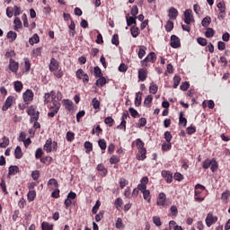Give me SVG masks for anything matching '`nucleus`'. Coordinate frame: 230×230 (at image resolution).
Returning a JSON list of instances; mask_svg holds the SVG:
<instances>
[{"mask_svg": "<svg viewBox=\"0 0 230 230\" xmlns=\"http://www.w3.org/2000/svg\"><path fill=\"white\" fill-rule=\"evenodd\" d=\"M156 60L157 55H155V52H150L140 63L144 67H148V62L155 64Z\"/></svg>", "mask_w": 230, "mask_h": 230, "instance_id": "1", "label": "nucleus"}, {"mask_svg": "<svg viewBox=\"0 0 230 230\" xmlns=\"http://www.w3.org/2000/svg\"><path fill=\"white\" fill-rule=\"evenodd\" d=\"M217 222H218V217L215 216L213 212H208L205 219L207 227H211V226L217 224Z\"/></svg>", "mask_w": 230, "mask_h": 230, "instance_id": "2", "label": "nucleus"}, {"mask_svg": "<svg viewBox=\"0 0 230 230\" xmlns=\"http://www.w3.org/2000/svg\"><path fill=\"white\" fill-rule=\"evenodd\" d=\"M60 111V102L53 101V106L50 107V111L48 113L49 118H55L56 114H58Z\"/></svg>", "mask_w": 230, "mask_h": 230, "instance_id": "3", "label": "nucleus"}, {"mask_svg": "<svg viewBox=\"0 0 230 230\" xmlns=\"http://www.w3.org/2000/svg\"><path fill=\"white\" fill-rule=\"evenodd\" d=\"M27 114L31 116V123H33V121H39V116L40 113L36 111L33 106L27 109Z\"/></svg>", "mask_w": 230, "mask_h": 230, "instance_id": "4", "label": "nucleus"}, {"mask_svg": "<svg viewBox=\"0 0 230 230\" xmlns=\"http://www.w3.org/2000/svg\"><path fill=\"white\" fill-rule=\"evenodd\" d=\"M62 104L65 106L66 111L68 112L73 113L75 111V104L73 103V101L69 99H64L62 101Z\"/></svg>", "mask_w": 230, "mask_h": 230, "instance_id": "5", "label": "nucleus"}, {"mask_svg": "<svg viewBox=\"0 0 230 230\" xmlns=\"http://www.w3.org/2000/svg\"><path fill=\"white\" fill-rule=\"evenodd\" d=\"M162 177L165 180L167 184H172V182H173V173L170 171H162Z\"/></svg>", "mask_w": 230, "mask_h": 230, "instance_id": "6", "label": "nucleus"}, {"mask_svg": "<svg viewBox=\"0 0 230 230\" xmlns=\"http://www.w3.org/2000/svg\"><path fill=\"white\" fill-rule=\"evenodd\" d=\"M170 46L174 49H177V48H181V39H179V37H177L176 35H172Z\"/></svg>", "mask_w": 230, "mask_h": 230, "instance_id": "7", "label": "nucleus"}, {"mask_svg": "<svg viewBox=\"0 0 230 230\" xmlns=\"http://www.w3.org/2000/svg\"><path fill=\"white\" fill-rule=\"evenodd\" d=\"M22 99L25 103H30V102L33 101V92L28 89L25 93H23Z\"/></svg>", "mask_w": 230, "mask_h": 230, "instance_id": "8", "label": "nucleus"}, {"mask_svg": "<svg viewBox=\"0 0 230 230\" xmlns=\"http://www.w3.org/2000/svg\"><path fill=\"white\" fill-rule=\"evenodd\" d=\"M191 13H193V11H191V9H187L184 12V22H185V24H191V22L193 21V15H191Z\"/></svg>", "mask_w": 230, "mask_h": 230, "instance_id": "9", "label": "nucleus"}, {"mask_svg": "<svg viewBox=\"0 0 230 230\" xmlns=\"http://www.w3.org/2000/svg\"><path fill=\"white\" fill-rule=\"evenodd\" d=\"M146 184H148V177L144 176L141 181L140 183L137 185V189L139 191H146Z\"/></svg>", "mask_w": 230, "mask_h": 230, "instance_id": "10", "label": "nucleus"}, {"mask_svg": "<svg viewBox=\"0 0 230 230\" xmlns=\"http://www.w3.org/2000/svg\"><path fill=\"white\" fill-rule=\"evenodd\" d=\"M146 78H148V69L140 68L138 70V80H140V82H145Z\"/></svg>", "mask_w": 230, "mask_h": 230, "instance_id": "11", "label": "nucleus"}, {"mask_svg": "<svg viewBox=\"0 0 230 230\" xmlns=\"http://www.w3.org/2000/svg\"><path fill=\"white\" fill-rule=\"evenodd\" d=\"M9 69L12 73H17V71H19V62L11 58L9 61Z\"/></svg>", "mask_w": 230, "mask_h": 230, "instance_id": "12", "label": "nucleus"}, {"mask_svg": "<svg viewBox=\"0 0 230 230\" xmlns=\"http://www.w3.org/2000/svg\"><path fill=\"white\" fill-rule=\"evenodd\" d=\"M58 67H59L58 61L55 59V58H52L50 59V63L49 66V71L51 73H53L54 71H58Z\"/></svg>", "mask_w": 230, "mask_h": 230, "instance_id": "13", "label": "nucleus"}, {"mask_svg": "<svg viewBox=\"0 0 230 230\" xmlns=\"http://www.w3.org/2000/svg\"><path fill=\"white\" fill-rule=\"evenodd\" d=\"M12 105H13V96H8L4 105L2 107V111H7Z\"/></svg>", "mask_w": 230, "mask_h": 230, "instance_id": "14", "label": "nucleus"}, {"mask_svg": "<svg viewBox=\"0 0 230 230\" xmlns=\"http://www.w3.org/2000/svg\"><path fill=\"white\" fill-rule=\"evenodd\" d=\"M156 204L157 206H164L166 204V194L164 192L159 193Z\"/></svg>", "mask_w": 230, "mask_h": 230, "instance_id": "15", "label": "nucleus"}, {"mask_svg": "<svg viewBox=\"0 0 230 230\" xmlns=\"http://www.w3.org/2000/svg\"><path fill=\"white\" fill-rule=\"evenodd\" d=\"M48 186H49L50 190H57L58 189V181L55 178H51L48 181Z\"/></svg>", "mask_w": 230, "mask_h": 230, "instance_id": "16", "label": "nucleus"}, {"mask_svg": "<svg viewBox=\"0 0 230 230\" xmlns=\"http://www.w3.org/2000/svg\"><path fill=\"white\" fill-rule=\"evenodd\" d=\"M179 16V11L175 7H171L169 10V19L175 21Z\"/></svg>", "mask_w": 230, "mask_h": 230, "instance_id": "17", "label": "nucleus"}, {"mask_svg": "<svg viewBox=\"0 0 230 230\" xmlns=\"http://www.w3.org/2000/svg\"><path fill=\"white\" fill-rule=\"evenodd\" d=\"M137 16H130V17H128V14H127V16H126V22H127V25L128 26H133V24H134V26H136V24H137Z\"/></svg>", "mask_w": 230, "mask_h": 230, "instance_id": "18", "label": "nucleus"}, {"mask_svg": "<svg viewBox=\"0 0 230 230\" xmlns=\"http://www.w3.org/2000/svg\"><path fill=\"white\" fill-rule=\"evenodd\" d=\"M137 159L138 161H145V159H146V149H139L137 155Z\"/></svg>", "mask_w": 230, "mask_h": 230, "instance_id": "19", "label": "nucleus"}, {"mask_svg": "<svg viewBox=\"0 0 230 230\" xmlns=\"http://www.w3.org/2000/svg\"><path fill=\"white\" fill-rule=\"evenodd\" d=\"M52 144H53V140H51V138H49L45 145H44V150H46L47 154L51 153L52 151Z\"/></svg>", "mask_w": 230, "mask_h": 230, "instance_id": "20", "label": "nucleus"}, {"mask_svg": "<svg viewBox=\"0 0 230 230\" xmlns=\"http://www.w3.org/2000/svg\"><path fill=\"white\" fill-rule=\"evenodd\" d=\"M142 98H143L142 92H138L136 93L135 107H139L141 105Z\"/></svg>", "mask_w": 230, "mask_h": 230, "instance_id": "21", "label": "nucleus"}, {"mask_svg": "<svg viewBox=\"0 0 230 230\" xmlns=\"http://www.w3.org/2000/svg\"><path fill=\"white\" fill-rule=\"evenodd\" d=\"M179 125H182V127H186V125H188V119L184 118V112L182 111L180 112Z\"/></svg>", "mask_w": 230, "mask_h": 230, "instance_id": "22", "label": "nucleus"}, {"mask_svg": "<svg viewBox=\"0 0 230 230\" xmlns=\"http://www.w3.org/2000/svg\"><path fill=\"white\" fill-rule=\"evenodd\" d=\"M40 42V38L39 37V34L35 33L32 38H30L29 44L31 46H33V44H39Z\"/></svg>", "mask_w": 230, "mask_h": 230, "instance_id": "23", "label": "nucleus"}, {"mask_svg": "<svg viewBox=\"0 0 230 230\" xmlns=\"http://www.w3.org/2000/svg\"><path fill=\"white\" fill-rule=\"evenodd\" d=\"M204 190H206V187L202 184H196L195 186V190H194V195H200V193H202V191H204Z\"/></svg>", "mask_w": 230, "mask_h": 230, "instance_id": "24", "label": "nucleus"}, {"mask_svg": "<svg viewBox=\"0 0 230 230\" xmlns=\"http://www.w3.org/2000/svg\"><path fill=\"white\" fill-rule=\"evenodd\" d=\"M154 101V96L152 95H147L146 98H145V101H144V105L146 107H147V109H150L152 107L151 103L152 102Z\"/></svg>", "mask_w": 230, "mask_h": 230, "instance_id": "25", "label": "nucleus"}, {"mask_svg": "<svg viewBox=\"0 0 230 230\" xmlns=\"http://www.w3.org/2000/svg\"><path fill=\"white\" fill-rule=\"evenodd\" d=\"M130 32L132 35L133 39H137V37L139 35L140 31H139V28L137 27L136 25H133L130 29Z\"/></svg>", "mask_w": 230, "mask_h": 230, "instance_id": "26", "label": "nucleus"}, {"mask_svg": "<svg viewBox=\"0 0 230 230\" xmlns=\"http://www.w3.org/2000/svg\"><path fill=\"white\" fill-rule=\"evenodd\" d=\"M22 149H21V146H17L14 150V157L15 159H22Z\"/></svg>", "mask_w": 230, "mask_h": 230, "instance_id": "27", "label": "nucleus"}, {"mask_svg": "<svg viewBox=\"0 0 230 230\" xmlns=\"http://www.w3.org/2000/svg\"><path fill=\"white\" fill-rule=\"evenodd\" d=\"M19 173V166L17 165H11L9 167L8 175H15Z\"/></svg>", "mask_w": 230, "mask_h": 230, "instance_id": "28", "label": "nucleus"}, {"mask_svg": "<svg viewBox=\"0 0 230 230\" xmlns=\"http://www.w3.org/2000/svg\"><path fill=\"white\" fill-rule=\"evenodd\" d=\"M96 85L97 87H103V85H105V84H107V79L102 75L101 77H99L96 81Z\"/></svg>", "mask_w": 230, "mask_h": 230, "instance_id": "29", "label": "nucleus"}, {"mask_svg": "<svg viewBox=\"0 0 230 230\" xmlns=\"http://www.w3.org/2000/svg\"><path fill=\"white\" fill-rule=\"evenodd\" d=\"M138 58H143L146 55V46H140L139 49L137 51Z\"/></svg>", "mask_w": 230, "mask_h": 230, "instance_id": "30", "label": "nucleus"}, {"mask_svg": "<svg viewBox=\"0 0 230 230\" xmlns=\"http://www.w3.org/2000/svg\"><path fill=\"white\" fill-rule=\"evenodd\" d=\"M37 197V192L35 190H30L27 194V199L29 202H33Z\"/></svg>", "mask_w": 230, "mask_h": 230, "instance_id": "31", "label": "nucleus"}, {"mask_svg": "<svg viewBox=\"0 0 230 230\" xmlns=\"http://www.w3.org/2000/svg\"><path fill=\"white\" fill-rule=\"evenodd\" d=\"M14 22V30L15 31H19V30H21V28H22V22H21V19L19 17H16L13 21Z\"/></svg>", "mask_w": 230, "mask_h": 230, "instance_id": "32", "label": "nucleus"}, {"mask_svg": "<svg viewBox=\"0 0 230 230\" xmlns=\"http://www.w3.org/2000/svg\"><path fill=\"white\" fill-rule=\"evenodd\" d=\"M53 227H55V226L53 224H49V222L44 221L41 223L42 230H53Z\"/></svg>", "mask_w": 230, "mask_h": 230, "instance_id": "33", "label": "nucleus"}, {"mask_svg": "<svg viewBox=\"0 0 230 230\" xmlns=\"http://www.w3.org/2000/svg\"><path fill=\"white\" fill-rule=\"evenodd\" d=\"M157 91H159V86H157V84L152 83L149 86V93L151 94H157Z\"/></svg>", "mask_w": 230, "mask_h": 230, "instance_id": "34", "label": "nucleus"}, {"mask_svg": "<svg viewBox=\"0 0 230 230\" xmlns=\"http://www.w3.org/2000/svg\"><path fill=\"white\" fill-rule=\"evenodd\" d=\"M22 87H23L22 82H21V81L14 82V91L16 93H21V91H22Z\"/></svg>", "mask_w": 230, "mask_h": 230, "instance_id": "35", "label": "nucleus"}, {"mask_svg": "<svg viewBox=\"0 0 230 230\" xmlns=\"http://www.w3.org/2000/svg\"><path fill=\"white\" fill-rule=\"evenodd\" d=\"M136 143H137V150H146V148H145V142H143V140H141V138H137Z\"/></svg>", "mask_w": 230, "mask_h": 230, "instance_id": "36", "label": "nucleus"}, {"mask_svg": "<svg viewBox=\"0 0 230 230\" xmlns=\"http://www.w3.org/2000/svg\"><path fill=\"white\" fill-rule=\"evenodd\" d=\"M3 142L0 143V148H6L10 145V138L8 137H3Z\"/></svg>", "mask_w": 230, "mask_h": 230, "instance_id": "37", "label": "nucleus"}, {"mask_svg": "<svg viewBox=\"0 0 230 230\" xmlns=\"http://www.w3.org/2000/svg\"><path fill=\"white\" fill-rule=\"evenodd\" d=\"M52 161H53V157L51 156H45L43 158H40V163H42L43 164L49 165L51 164Z\"/></svg>", "mask_w": 230, "mask_h": 230, "instance_id": "38", "label": "nucleus"}, {"mask_svg": "<svg viewBox=\"0 0 230 230\" xmlns=\"http://www.w3.org/2000/svg\"><path fill=\"white\" fill-rule=\"evenodd\" d=\"M215 36V30H213V28H208L206 32H205V37H207V39H211V37Z\"/></svg>", "mask_w": 230, "mask_h": 230, "instance_id": "39", "label": "nucleus"}, {"mask_svg": "<svg viewBox=\"0 0 230 230\" xmlns=\"http://www.w3.org/2000/svg\"><path fill=\"white\" fill-rule=\"evenodd\" d=\"M93 73L95 78H100L101 76H103V74L102 73V68H100V66H95L93 69Z\"/></svg>", "mask_w": 230, "mask_h": 230, "instance_id": "40", "label": "nucleus"}, {"mask_svg": "<svg viewBox=\"0 0 230 230\" xmlns=\"http://www.w3.org/2000/svg\"><path fill=\"white\" fill-rule=\"evenodd\" d=\"M120 158L119 156L113 155H111V157L110 158V163L111 164H118V163H119Z\"/></svg>", "mask_w": 230, "mask_h": 230, "instance_id": "41", "label": "nucleus"}, {"mask_svg": "<svg viewBox=\"0 0 230 230\" xmlns=\"http://www.w3.org/2000/svg\"><path fill=\"white\" fill-rule=\"evenodd\" d=\"M142 193H143L144 200H147V202H150V200L152 199V196H150V190H146Z\"/></svg>", "mask_w": 230, "mask_h": 230, "instance_id": "42", "label": "nucleus"}, {"mask_svg": "<svg viewBox=\"0 0 230 230\" xmlns=\"http://www.w3.org/2000/svg\"><path fill=\"white\" fill-rule=\"evenodd\" d=\"M153 223L156 226V227H161L163 223L161 222V217L155 216L153 217Z\"/></svg>", "mask_w": 230, "mask_h": 230, "instance_id": "43", "label": "nucleus"}, {"mask_svg": "<svg viewBox=\"0 0 230 230\" xmlns=\"http://www.w3.org/2000/svg\"><path fill=\"white\" fill-rule=\"evenodd\" d=\"M84 148L86 150V154L93 152V143H91L90 141H86L84 143Z\"/></svg>", "mask_w": 230, "mask_h": 230, "instance_id": "44", "label": "nucleus"}, {"mask_svg": "<svg viewBox=\"0 0 230 230\" xmlns=\"http://www.w3.org/2000/svg\"><path fill=\"white\" fill-rule=\"evenodd\" d=\"M119 182V188L121 190H123L125 186H128V181L125 178H120Z\"/></svg>", "mask_w": 230, "mask_h": 230, "instance_id": "45", "label": "nucleus"}, {"mask_svg": "<svg viewBox=\"0 0 230 230\" xmlns=\"http://www.w3.org/2000/svg\"><path fill=\"white\" fill-rule=\"evenodd\" d=\"M181 84V76L175 75L173 77V89H177L179 87V84Z\"/></svg>", "mask_w": 230, "mask_h": 230, "instance_id": "46", "label": "nucleus"}, {"mask_svg": "<svg viewBox=\"0 0 230 230\" xmlns=\"http://www.w3.org/2000/svg\"><path fill=\"white\" fill-rule=\"evenodd\" d=\"M130 13L133 17H137V14L139 13V8H137V5L132 6Z\"/></svg>", "mask_w": 230, "mask_h": 230, "instance_id": "47", "label": "nucleus"}, {"mask_svg": "<svg viewBox=\"0 0 230 230\" xmlns=\"http://www.w3.org/2000/svg\"><path fill=\"white\" fill-rule=\"evenodd\" d=\"M202 26H204V28L208 27V24H211V17L207 16L205 17L202 22H201Z\"/></svg>", "mask_w": 230, "mask_h": 230, "instance_id": "48", "label": "nucleus"}, {"mask_svg": "<svg viewBox=\"0 0 230 230\" xmlns=\"http://www.w3.org/2000/svg\"><path fill=\"white\" fill-rule=\"evenodd\" d=\"M7 39H11L12 42H13V40H15L17 39V32H14L13 31H10L7 33Z\"/></svg>", "mask_w": 230, "mask_h": 230, "instance_id": "49", "label": "nucleus"}, {"mask_svg": "<svg viewBox=\"0 0 230 230\" xmlns=\"http://www.w3.org/2000/svg\"><path fill=\"white\" fill-rule=\"evenodd\" d=\"M98 145H99L101 150H106L107 149V142L105 141V139H100L98 141Z\"/></svg>", "mask_w": 230, "mask_h": 230, "instance_id": "50", "label": "nucleus"}, {"mask_svg": "<svg viewBox=\"0 0 230 230\" xmlns=\"http://www.w3.org/2000/svg\"><path fill=\"white\" fill-rule=\"evenodd\" d=\"M115 227L117 229H121V227H125V226L123 225V219H121V217L117 218Z\"/></svg>", "mask_w": 230, "mask_h": 230, "instance_id": "51", "label": "nucleus"}, {"mask_svg": "<svg viewBox=\"0 0 230 230\" xmlns=\"http://www.w3.org/2000/svg\"><path fill=\"white\" fill-rule=\"evenodd\" d=\"M210 170L211 172H217L218 170V163L215 159L211 160Z\"/></svg>", "mask_w": 230, "mask_h": 230, "instance_id": "52", "label": "nucleus"}, {"mask_svg": "<svg viewBox=\"0 0 230 230\" xmlns=\"http://www.w3.org/2000/svg\"><path fill=\"white\" fill-rule=\"evenodd\" d=\"M66 141H68L69 143L75 141V133L68 131L66 133Z\"/></svg>", "mask_w": 230, "mask_h": 230, "instance_id": "53", "label": "nucleus"}, {"mask_svg": "<svg viewBox=\"0 0 230 230\" xmlns=\"http://www.w3.org/2000/svg\"><path fill=\"white\" fill-rule=\"evenodd\" d=\"M31 177L33 181H39V177H40V171L39 170L32 171Z\"/></svg>", "mask_w": 230, "mask_h": 230, "instance_id": "54", "label": "nucleus"}, {"mask_svg": "<svg viewBox=\"0 0 230 230\" xmlns=\"http://www.w3.org/2000/svg\"><path fill=\"white\" fill-rule=\"evenodd\" d=\"M24 67L25 71H30L31 69V63L30 62V59L28 58H24Z\"/></svg>", "mask_w": 230, "mask_h": 230, "instance_id": "55", "label": "nucleus"}, {"mask_svg": "<svg viewBox=\"0 0 230 230\" xmlns=\"http://www.w3.org/2000/svg\"><path fill=\"white\" fill-rule=\"evenodd\" d=\"M172 30H173V22L168 21L165 24V31L170 32Z\"/></svg>", "mask_w": 230, "mask_h": 230, "instance_id": "56", "label": "nucleus"}, {"mask_svg": "<svg viewBox=\"0 0 230 230\" xmlns=\"http://www.w3.org/2000/svg\"><path fill=\"white\" fill-rule=\"evenodd\" d=\"M105 125H109V127H112L114 125V119L112 117H107L104 119Z\"/></svg>", "mask_w": 230, "mask_h": 230, "instance_id": "57", "label": "nucleus"}, {"mask_svg": "<svg viewBox=\"0 0 230 230\" xmlns=\"http://www.w3.org/2000/svg\"><path fill=\"white\" fill-rule=\"evenodd\" d=\"M128 111H129L130 116H132V118H137V117L139 116V112H137V111H136V109H134V108H132V107H130V108L128 109Z\"/></svg>", "mask_w": 230, "mask_h": 230, "instance_id": "58", "label": "nucleus"}, {"mask_svg": "<svg viewBox=\"0 0 230 230\" xmlns=\"http://www.w3.org/2000/svg\"><path fill=\"white\" fill-rule=\"evenodd\" d=\"M51 197L53 199H59L60 198V189H54L53 192L51 193Z\"/></svg>", "mask_w": 230, "mask_h": 230, "instance_id": "59", "label": "nucleus"}, {"mask_svg": "<svg viewBox=\"0 0 230 230\" xmlns=\"http://www.w3.org/2000/svg\"><path fill=\"white\" fill-rule=\"evenodd\" d=\"M44 155V151H42V148H38L35 152V157L37 159H42V155Z\"/></svg>", "mask_w": 230, "mask_h": 230, "instance_id": "60", "label": "nucleus"}, {"mask_svg": "<svg viewBox=\"0 0 230 230\" xmlns=\"http://www.w3.org/2000/svg\"><path fill=\"white\" fill-rule=\"evenodd\" d=\"M197 42L199 44V46H208V40L205 38H198Z\"/></svg>", "mask_w": 230, "mask_h": 230, "instance_id": "61", "label": "nucleus"}, {"mask_svg": "<svg viewBox=\"0 0 230 230\" xmlns=\"http://www.w3.org/2000/svg\"><path fill=\"white\" fill-rule=\"evenodd\" d=\"M172 133L170 131L164 132V139L167 141V143H172Z\"/></svg>", "mask_w": 230, "mask_h": 230, "instance_id": "62", "label": "nucleus"}, {"mask_svg": "<svg viewBox=\"0 0 230 230\" xmlns=\"http://www.w3.org/2000/svg\"><path fill=\"white\" fill-rule=\"evenodd\" d=\"M217 8L219 12H226V3L224 1H221L217 4Z\"/></svg>", "mask_w": 230, "mask_h": 230, "instance_id": "63", "label": "nucleus"}, {"mask_svg": "<svg viewBox=\"0 0 230 230\" xmlns=\"http://www.w3.org/2000/svg\"><path fill=\"white\" fill-rule=\"evenodd\" d=\"M92 105L93 107V109H100V101H98V99L93 98L92 100Z\"/></svg>", "mask_w": 230, "mask_h": 230, "instance_id": "64", "label": "nucleus"}]
</instances>
